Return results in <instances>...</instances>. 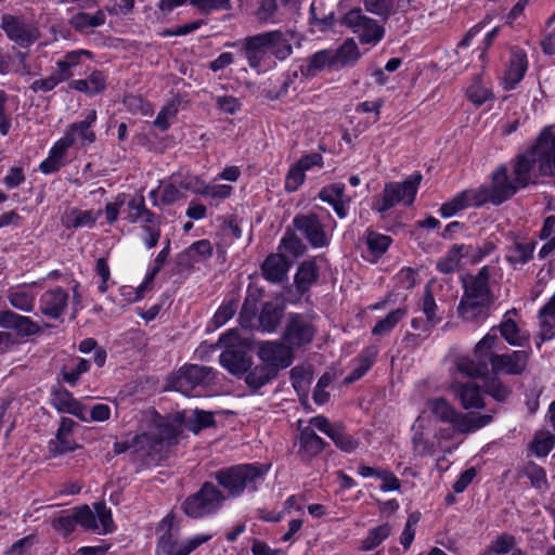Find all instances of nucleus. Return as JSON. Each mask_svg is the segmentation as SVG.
<instances>
[{"label":"nucleus","mask_w":555,"mask_h":555,"mask_svg":"<svg viewBox=\"0 0 555 555\" xmlns=\"http://www.w3.org/2000/svg\"><path fill=\"white\" fill-rule=\"evenodd\" d=\"M489 279L488 267H482L476 275L463 278L464 293L457 307V314L464 321L473 322L489 315L493 304Z\"/></svg>","instance_id":"nucleus-1"},{"label":"nucleus","mask_w":555,"mask_h":555,"mask_svg":"<svg viewBox=\"0 0 555 555\" xmlns=\"http://www.w3.org/2000/svg\"><path fill=\"white\" fill-rule=\"evenodd\" d=\"M263 475L264 470L260 466L244 464L218 470L215 478L230 496H237L247 487L256 489L257 483L263 479Z\"/></svg>","instance_id":"nucleus-2"},{"label":"nucleus","mask_w":555,"mask_h":555,"mask_svg":"<svg viewBox=\"0 0 555 555\" xmlns=\"http://www.w3.org/2000/svg\"><path fill=\"white\" fill-rule=\"evenodd\" d=\"M224 499L215 485L205 482L196 493L184 500L182 509L189 517L199 518L219 509Z\"/></svg>","instance_id":"nucleus-3"},{"label":"nucleus","mask_w":555,"mask_h":555,"mask_svg":"<svg viewBox=\"0 0 555 555\" xmlns=\"http://www.w3.org/2000/svg\"><path fill=\"white\" fill-rule=\"evenodd\" d=\"M421 181L422 175L415 173L401 183H386L382 197L375 203L376 210L382 214L386 212L400 202H403L405 205H411L415 199Z\"/></svg>","instance_id":"nucleus-4"},{"label":"nucleus","mask_w":555,"mask_h":555,"mask_svg":"<svg viewBox=\"0 0 555 555\" xmlns=\"http://www.w3.org/2000/svg\"><path fill=\"white\" fill-rule=\"evenodd\" d=\"M219 343L225 347L220 354L221 365L233 375L246 373L250 366V358L242 346L238 330H229L219 338Z\"/></svg>","instance_id":"nucleus-5"},{"label":"nucleus","mask_w":555,"mask_h":555,"mask_svg":"<svg viewBox=\"0 0 555 555\" xmlns=\"http://www.w3.org/2000/svg\"><path fill=\"white\" fill-rule=\"evenodd\" d=\"M211 379V367L198 364H189L180 367L169 379V384L175 390L190 396L197 387L208 385Z\"/></svg>","instance_id":"nucleus-6"},{"label":"nucleus","mask_w":555,"mask_h":555,"mask_svg":"<svg viewBox=\"0 0 555 555\" xmlns=\"http://www.w3.org/2000/svg\"><path fill=\"white\" fill-rule=\"evenodd\" d=\"M165 433L166 435L162 433L160 438L147 434L134 437V446H138L135 456L143 463V465L150 466L163 459L164 440H167L168 444L175 443V430L168 427L165 429Z\"/></svg>","instance_id":"nucleus-7"},{"label":"nucleus","mask_w":555,"mask_h":555,"mask_svg":"<svg viewBox=\"0 0 555 555\" xmlns=\"http://www.w3.org/2000/svg\"><path fill=\"white\" fill-rule=\"evenodd\" d=\"M344 22L353 29L363 44H376L384 37V27L371 17L365 16L361 9L350 10L345 15Z\"/></svg>","instance_id":"nucleus-8"},{"label":"nucleus","mask_w":555,"mask_h":555,"mask_svg":"<svg viewBox=\"0 0 555 555\" xmlns=\"http://www.w3.org/2000/svg\"><path fill=\"white\" fill-rule=\"evenodd\" d=\"M529 151L538 164L540 175L555 177V133L548 128L544 129Z\"/></svg>","instance_id":"nucleus-9"},{"label":"nucleus","mask_w":555,"mask_h":555,"mask_svg":"<svg viewBox=\"0 0 555 555\" xmlns=\"http://www.w3.org/2000/svg\"><path fill=\"white\" fill-rule=\"evenodd\" d=\"M294 228L299 231L313 247H324L328 240L324 227L315 214L297 215L293 219Z\"/></svg>","instance_id":"nucleus-10"},{"label":"nucleus","mask_w":555,"mask_h":555,"mask_svg":"<svg viewBox=\"0 0 555 555\" xmlns=\"http://www.w3.org/2000/svg\"><path fill=\"white\" fill-rule=\"evenodd\" d=\"M1 28L12 41L21 47L29 46L39 38L36 27L10 14L2 15Z\"/></svg>","instance_id":"nucleus-11"},{"label":"nucleus","mask_w":555,"mask_h":555,"mask_svg":"<svg viewBox=\"0 0 555 555\" xmlns=\"http://www.w3.org/2000/svg\"><path fill=\"white\" fill-rule=\"evenodd\" d=\"M315 333L312 323L300 314H289L286 328L283 334L284 340L293 346L300 347L311 343Z\"/></svg>","instance_id":"nucleus-12"},{"label":"nucleus","mask_w":555,"mask_h":555,"mask_svg":"<svg viewBox=\"0 0 555 555\" xmlns=\"http://www.w3.org/2000/svg\"><path fill=\"white\" fill-rule=\"evenodd\" d=\"M529 353L524 350L514 351L509 354H498L488 358V366H491L493 374L505 373L509 375L520 374L528 363Z\"/></svg>","instance_id":"nucleus-13"},{"label":"nucleus","mask_w":555,"mask_h":555,"mask_svg":"<svg viewBox=\"0 0 555 555\" xmlns=\"http://www.w3.org/2000/svg\"><path fill=\"white\" fill-rule=\"evenodd\" d=\"M258 354L262 362L275 369V373L288 367L294 359L291 347L280 343L262 344Z\"/></svg>","instance_id":"nucleus-14"},{"label":"nucleus","mask_w":555,"mask_h":555,"mask_svg":"<svg viewBox=\"0 0 555 555\" xmlns=\"http://www.w3.org/2000/svg\"><path fill=\"white\" fill-rule=\"evenodd\" d=\"M0 327L14 331L20 337H29L42 333L41 326L29 317L17 314L11 310L0 313Z\"/></svg>","instance_id":"nucleus-15"},{"label":"nucleus","mask_w":555,"mask_h":555,"mask_svg":"<svg viewBox=\"0 0 555 555\" xmlns=\"http://www.w3.org/2000/svg\"><path fill=\"white\" fill-rule=\"evenodd\" d=\"M68 294L61 287H55L44 292L39 300L40 312L52 319H60L66 311Z\"/></svg>","instance_id":"nucleus-16"},{"label":"nucleus","mask_w":555,"mask_h":555,"mask_svg":"<svg viewBox=\"0 0 555 555\" xmlns=\"http://www.w3.org/2000/svg\"><path fill=\"white\" fill-rule=\"evenodd\" d=\"M272 36L267 33L258 34L255 36L246 37L242 43V51L244 52L248 64L253 68L260 66L267 52L269 51V40Z\"/></svg>","instance_id":"nucleus-17"},{"label":"nucleus","mask_w":555,"mask_h":555,"mask_svg":"<svg viewBox=\"0 0 555 555\" xmlns=\"http://www.w3.org/2000/svg\"><path fill=\"white\" fill-rule=\"evenodd\" d=\"M520 189L515 179H511L505 167L494 172L492 178V204L500 205L511 198Z\"/></svg>","instance_id":"nucleus-18"},{"label":"nucleus","mask_w":555,"mask_h":555,"mask_svg":"<svg viewBox=\"0 0 555 555\" xmlns=\"http://www.w3.org/2000/svg\"><path fill=\"white\" fill-rule=\"evenodd\" d=\"M452 389L455 396L460 399L463 409H483L486 402L481 396L480 388L475 383H454Z\"/></svg>","instance_id":"nucleus-19"},{"label":"nucleus","mask_w":555,"mask_h":555,"mask_svg":"<svg viewBox=\"0 0 555 555\" xmlns=\"http://www.w3.org/2000/svg\"><path fill=\"white\" fill-rule=\"evenodd\" d=\"M492 420L493 416L491 414L457 412V416L453 423V429L459 434H470L487 426Z\"/></svg>","instance_id":"nucleus-20"},{"label":"nucleus","mask_w":555,"mask_h":555,"mask_svg":"<svg viewBox=\"0 0 555 555\" xmlns=\"http://www.w3.org/2000/svg\"><path fill=\"white\" fill-rule=\"evenodd\" d=\"M324 448V441L320 438L314 429L307 426L300 430L299 449L297 454L304 461H309L317 456Z\"/></svg>","instance_id":"nucleus-21"},{"label":"nucleus","mask_w":555,"mask_h":555,"mask_svg":"<svg viewBox=\"0 0 555 555\" xmlns=\"http://www.w3.org/2000/svg\"><path fill=\"white\" fill-rule=\"evenodd\" d=\"M289 264L281 253L269 255L261 266L262 275L272 283L282 282L287 274Z\"/></svg>","instance_id":"nucleus-22"},{"label":"nucleus","mask_w":555,"mask_h":555,"mask_svg":"<svg viewBox=\"0 0 555 555\" xmlns=\"http://www.w3.org/2000/svg\"><path fill=\"white\" fill-rule=\"evenodd\" d=\"M211 255V243L207 240H201L193 243L189 248L179 255L178 263L184 267H192L194 262L206 260Z\"/></svg>","instance_id":"nucleus-23"},{"label":"nucleus","mask_w":555,"mask_h":555,"mask_svg":"<svg viewBox=\"0 0 555 555\" xmlns=\"http://www.w3.org/2000/svg\"><path fill=\"white\" fill-rule=\"evenodd\" d=\"M527 70L526 54L520 50H514L511 54L509 66L504 76L505 89H513L522 79Z\"/></svg>","instance_id":"nucleus-24"},{"label":"nucleus","mask_w":555,"mask_h":555,"mask_svg":"<svg viewBox=\"0 0 555 555\" xmlns=\"http://www.w3.org/2000/svg\"><path fill=\"white\" fill-rule=\"evenodd\" d=\"M535 159L530 155V151H527L525 154H521L517 157L513 177L520 188L527 186L530 182H534L535 176L533 173Z\"/></svg>","instance_id":"nucleus-25"},{"label":"nucleus","mask_w":555,"mask_h":555,"mask_svg":"<svg viewBox=\"0 0 555 555\" xmlns=\"http://www.w3.org/2000/svg\"><path fill=\"white\" fill-rule=\"evenodd\" d=\"M472 251L470 245H453L450 250L437 262V270L441 273L449 274L460 268L461 258L468 256Z\"/></svg>","instance_id":"nucleus-26"},{"label":"nucleus","mask_w":555,"mask_h":555,"mask_svg":"<svg viewBox=\"0 0 555 555\" xmlns=\"http://www.w3.org/2000/svg\"><path fill=\"white\" fill-rule=\"evenodd\" d=\"M276 375L278 373H275L274 367L262 362L247 373L245 382L250 388L259 389L271 379L275 378Z\"/></svg>","instance_id":"nucleus-27"},{"label":"nucleus","mask_w":555,"mask_h":555,"mask_svg":"<svg viewBox=\"0 0 555 555\" xmlns=\"http://www.w3.org/2000/svg\"><path fill=\"white\" fill-rule=\"evenodd\" d=\"M428 410L439 422L453 426L457 412L444 398H435L427 401Z\"/></svg>","instance_id":"nucleus-28"},{"label":"nucleus","mask_w":555,"mask_h":555,"mask_svg":"<svg viewBox=\"0 0 555 555\" xmlns=\"http://www.w3.org/2000/svg\"><path fill=\"white\" fill-rule=\"evenodd\" d=\"M475 358L476 360L469 358L459 359L456 362L459 372L472 378L485 376L488 373V361L481 357Z\"/></svg>","instance_id":"nucleus-29"},{"label":"nucleus","mask_w":555,"mask_h":555,"mask_svg":"<svg viewBox=\"0 0 555 555\" xmlns=\"http://www.w3.org/2000/svg\"><path fill=\"white\" fill-rule=\"evenodd\" d=\"M326 66H336L332 50H321L315 52L309 57L307 68H302L301 73L306 76L314 75Z\"/></svg>","instance_id":"nucleus-30"},{"label":"nucleus","mask_w":555,"mask_h":555,"mask_svg":"<svg viewBox=\"0 0 555 555\" xmlns=\"http://www.w3.org/2000/svg\"><path fill=\"white\" fill-rule=\"evenodd\" d=\"M333 55L336 65L346 66L356 63L360 57V52L357 43L352 39H348L333 51Z\"/></svg>","instance_id":"nucleus-31"},{"label":"nucleus","mask_w":555,"mask_h":555,"mask_svg":"<svg viewBox=\"0 0 555 555\" xmlns=\"http://www.w3.org/2000/svg\"><path fill=\"white\" fill-rule=\"evenodd\" d=\"M318 279L317 266L314 261H304L295 276L298 291L306 292Z\"/></svg>","instance_id":"nucleus-32"},{"label":"nucleus","mask_w":555,"mask_h":555,"mask_svg":"<svg viewBox=\"0 0 555 555\" xmlns=\"http://www.w3.org/2000/svg\"><path fill=\"white\" fill-rule=\"evenodd\" d=\"M283 315V309L272 302L263 305L259 315L260 326L268 332H272L279 325Z\"/></svg>","instance_id":"nucleus-33"},{"label":"nucleus","mask_w":555,"mask_h":555,"mask_svg":"<svg viewBox=\"0 0 555 555\" xmlns=\"http://www.w3.org/2000/svg\"><path fill=\"white\" fill-rule=\"evenodd\" d=\"M267 35L269 36H272L271 37L272 39H270L269 41V51L275 55L279 60H284L286 57H288L292 52H293V49H292V44L289 43V41L286 39V37L284 36V34L280 30H272V31H267Z\"/></svg>","instance_id":"nucleus-34"},{"label":"nucleus","mask_w":555,"mask_h":555,"mask_svg":"<svg viewBox=\"0 0 555 555\" xmlns=\"http://www.w3.org/2000/svg\"><path fill=\"white\" fill-rule=\"evenodd\" d=\"M105 13L102 10L96 11L93 15L79 12L72 17L70 24L75 29L82 31L89 27L103 25L105 23Z\"/></svg>","instance_id":"nucleus-35"},{"label":"nucleus","mask_w":555,"mask_h":555,"mask_svg":"<svg viewBox=\"0 0 555 555\" xmlns=\"http://www.w3.org/2000/svg\"><path fill=\"white\" fill-rule=\"evenodd\" d=\"M391 533V526L389 524H383L371 529L361 542L360 548L362 551H372L376 548L384 540H386Z\"/></svg>","instance_id":"nucleus-36"},{"label":"nucleus","mask_w":555,"mask_h":555,"mask_svg":"<svg viewBox=\"0 0 555 555\" xmlns=\"http://www.w3.org/2000/svg\"><path fill=\"white\" fill-rule=\"evenodd\" d=\"M96 221V215L93 210L73 209L65 219L66 228L92 227Z\"/></svg>","instance_id":"nucleus-37"},{"label":"nucleus","mask_w":555,"mask_h":555,"mask_svg":"<svg viewBox=\"0 0 555 555\" xmlns=\"http://www.w3.org/2000/svg\"><path fill=\"white\" fill-rule=\"evenodd\" d=\"M53 404L59 411L76 416H79L82 410L80 403L67 390L56 392L53 398Z\"/></svg>","instance_id":"nucleus-38"},{"label":"nucleus","mask_w":555,"mask_h":555,"mask_svg":"<svg viewBox=\"0 0 555 555\" xmlns=\"http://www.w3.org/2000/svg\"><path fill=\"white\" fill-rule=\"evenodd\" d=\"M404 308H398L390 311L384 319L379 320L372 330L373 335H386L398 324V322L405 315Z\"/></svg>","instance_id":"nucleus-39"},{"label":"nucleus","mask_w":555,"mask_h":555,"mask_svg":"<svg viewBox=\"0 0 555 555\" xmlns=\"http://www.w3.org/2000/svg\"><path fill=\"white\" fill-rule=\"evenodd\" d=\"M280 249L297 258L305 254L307 247L304 242L292 230L288 229L285 236L281 241Z\"/></svg>","instance_id":"nucleus-40"},{"label":"nucleus","mask_w":555,"mask_h":555,"mask_svg":"<svg viewBox=\"0 0 555 555\" xmlns=\"http://www.w3.org/2000/svg\"><path fill=\"white\" fill-rule=\"evenodd\" d=\"M534 249V243H517L513 249L509 250L507 255V260L513 266L525 264L531 258Z\"/></svg>","instance_id":"nucleus-41"},{"label":"nucleus","mask_w":555,"mask_h":555,"mask_svg":"<svg viewBox=\"0 0 555 555\" xmlns=\"http://www.w3.org/2000/svg\"><path fill=\"white\" fill-rule=\"evenodd\" d=\"M485 392L491 396L494 400L499 402H504L512 393V390L508 386L502 383V380L498 377L489 378L485 383Z\"/></svg>","instance_id":"nucleus-42"},{"label":"nucleus","mask_w":555,"mask_h":555,"mask_svg":"<svg viewBox=\"0 0 555 555\" xmlns=\"http://www.w3.org/2000/svg\"><path fill=\"white\" fill-rule=\"evenodd\" d=\"M502 337L513 346H521L524 336L520 334L519 327L512 319L504 320L499 325Z\"/></svg>","instance_id":"nucleus-43"},{"label":"nucleus","mask_w":555,"mask_h":555,"mask_svg":"<svg viewBox=\"0 0 555 555\" xmlns=\"http://www.w3.org/2000/svg\"><path fill=\"white\" fill-rule=\"evenodd\" d=\"M96 119V112L94 109L90 111L86 118L72 125L73 132H76L80 135L83 141L88 143H92L95 140V134L90 130L91 125Z\"/></svg>","instance_id":"nucleus-44"},{"label":"nucleus","mask_w":555,"mask_h":555,"mask_svg":"<svg viewBox=\"0 0 555 555\" xmlns=\"http://www.w3.org/2000/svg\"><path fill=\"white\" fill-rule=\"evenodd\" d=\"M9 302L15 309L24 312H30L34 309L35 298L30 293L25 291H13L8 295Z\"/></svg>","instance_id":"nucleus-45"},{"label":"nucleus","mask_w":555,"mask_h":555,"mask_svg":"<svg viewBox=\"0 0 555 555\" xmlns=\"http://www.w3.org/2000/svg\"><path fill=\"white\" fill-rule=\"evenodd\" d=\"M330 438L337 448L345 452H352L358 447V441L348 435L341 426H336Z\"/></svg>","instance_id":"nucleus-46"},{"label":"nucleus","mask_w":555,"mask_h":555,"mask_svg":"<svg viewBox=\"0 0 555 555\" xmlns=\"http://www.w3.org/2000/svg\"><path fill=\"white\" fill-rule=\"evenodd\" d=\"M90 369V361L79 359L74 366H64L62 371L63 379L69 385L74 386L78 382L82 373L88 372Z\"/></svg>","instance_id":"nucleus-47"},{"label":"nucleus","mask_w":555,"mask_h":555,"mask_svg":"<svg viewBox=\"0 0 555 555\" xmlns=\"http://www.w3.org/2000/svg\"><path fill=\"white\" fill-rule=\"evenodd\" d=\"M215 424L214 414L211 412L195 410L190 418L189 429L197 434L203 428L212 426Z\"/></svg>","instance_id":"nucleus-48"},{"label":"nucleus","mask_w":555,"mask_h":555,"mask_svg":"<svg viewBox=\"0 0 555 555\" xmlns=\"http://www.w3.org/2000/svg\"><path fill=\"white\" fill-rule=\"evenodd\" d=\"M466 93L468 99L476 105H482L492 98V92L480 83L479 78L467 88Z\"/></svg>","instance_id":"nucleus-49"},{"label":"nucleus","mask_w":555,"mask_h":555,"mask_svg":"<svg viewBox=\"0 0 555 555\" xmlns=\"http://www.w3.org/2000/svg\"><path fill=\"white\" fill-rule=\"evenodd\" d=\"M77 448L78 446L68 436L60 437L56 435L55 439L49 442V453L51 456L62 455Z\"/></svg>","instance_id":"nucleus-50"},{"label":"nucleus","mask_w":555,"mask_h":555,"mask_svg":"<svg viewBox=\"0 0 555 555\" xmlns=\"http://www.w3.org/2000/svg\"><path fill=\"white\" fill-rule=\"evenodd\" d=\"M524 474L530 480L532 487L543 489L546 486V474L539 465L532 462L528 463Z\"/></svg>","instance_id":"nucleus-51"},{"label":"nucleus","mask_w":555,"mask_h":555,"mask_svg":"<svg viewBox=\"0 0 555 555\" xmlns=\"http://www.w3.org/2000/svg\"><path fill=\"white\" fill-rule=\"evenodd\" d=\"M366 243L371 251L384 254L388 249L391 243V238L388 235L379 234L374 231H369L366 236Z\"/></svg>","instance_id":"nucleus-52"},{"label":"nucleus","mask_w":555,"mask_h":555,"mask_svg":"<svg viewBox=\"0 0 555 555\" xmlns=\"http://www.w3.org/2000/svg\"><path fill=\"white\" fill-rule=\"evenodd\" d=\"M498 340L499 337L495 334L488 333L480 341L477 343L475 347V357H481L488 361V358L495 354L492 349Z\"/></svg>","instance_id":"nucleus-53"},{"label":"nucleus","mask_w":555,"mask_h":555,"mask_svg":"<svg viewBox=\"0 0 555 555\" xmlns=\"http://www.w3.org/2000/svg\"><path fill=\"white\" fill-rule=\"evenodd\" d=\"M555 437L548 433H541L534 437L532 449L539 456H546L552 450Z\"/></svg>","instance_id":"nucleus-54"},{"label":"nucleus","mask_w":555,"mask_h":555,"mask_svg":"<svg viewBox=\"0 0 555 555\" xmlns=\"http://www.w3.org/2000/svg\"><path fill=\"white\" fill-rule=\"evenodd\" d=\"M468 202H467V195L466 193L462 192L459 195H456L452 201L443 204L440 208V212L442 217L448 218L456 214L457 211L467 208Z\"/></svg>","instance_id":"nucleus-55"},{"label":"nucleus","mask_w":555,"mask_h":555,"mask_svg":"<svg viewBox=\"0 0 555 555\" xmlns=\"http://www.w3.org/2000/svg\"><path fill=\"white\" fill-rule=\"evenodd\" d=\"M74 516L76 524L78 522L87 529L96 530L99 528L96 516L88 505L77 508Z\"/></svg>","instance_id":"nucleus-56"},{"label":"nucleus","mask_w":555,"mask_h":555,"mask_svg":"<svg viewBox=\"0 0 555 555\" xmlns=\"http://www.w3.org/2000/svg\"><path fill=\"white\" fill-rule=\"evenodd\" d=\"M191 4L206 14L216 10L231 9V0H191Z\"/></svg>","instance_id":"nucleus-57"},{"label":"nucleus","mask_w":555,"mask_h":555,"mask_svg":"<svg viewBox=\"0 0 555 555\" xmlns=\"http://www.w3.org/2000/svg\"><path fill=\"white\" fill-rule=\"evenodd\" d=\"M278 13L276 0H262L256 11V17L260 23L274 21Z\"/></svg>","instance_id":"nucleus-58"},{"label":"nucleus","mask_w":555,"mask_h":555,"mask_svg":"<svg viewBox=\"0 0 555 555\" xmlns=\"http://www.w3.org/2000/svg\"><path fill=\"white\" fill-rule=\"evenodd\" d=\"M366 11L386 20L391 12L393 0H364Z\"/></svg>","instance_id":"nucleus-59"},{"label":"nucleus","mask_w":555,"mask_h":555,"mask_svg":"<svg viewBox=\"0 0 555 555\" xmlns=\"http://www.w3.org/2000/svg\"><path fill=\"white\" fill-rule=\"evenodd\" d=\"M467 195V202L469 206H482L483 204L492 203V190L487 188H480L477 190L464 191Z\"/></svg>","instance_id":"nucleus-60"},{"label":"nucleus","mask_w":555,"mask_h":555,"mask_svg":"<svg viewBox=\"0 0 555 555\" xmlns=\"http://www.w3.org/2000/svg\"><path fill=\"white\" fill-rule=\"evenodd\" d=\"M436 310L437 305L434 298V295L430 291V288L427 286L425 289V294L422 299V311L426 315L427 324H436Z\"/></svg>","instance_id":"nucleus-61"},{"label":"nucleus","mask_w":555,"mask_h":555,"mask_svg":"<svg viewBox=\"0 0 555 555\" xmlns=\"http://www.w3.org/2000/svg\"><path fill=\"white\" fill-rule=\"evenodd\" d=\"M211 535L209 534H199L195 535L192 539L188 540L185 543L181 544L178 548H175L171 555H189L194 550H196L203 543L209 541Z\"/></svg>","instance_id":"nucleus-62"},{"label":"nucleus","mask_w":555,"mask_h":555,"mask_svg":"<svg viewBox=\"0 0 555 555\" xmlns=\"http://www.w3.org/2000/svg\"><path fill=\"white\" fill-rule=\"evenodd\" d=\"M305 181V171L296 164L291 167L285 180V189L289 192L296 191Z\"/></svg>","instance_id":"nucleus-63"},{"label":"nucleus","mask_w":555,"mask_h":555,"mask_svg":"<svg viewBox=\"0 0 555 555\" xmlns=\"http://www.w3.org/2000/svg\"><path fill=\"white\" fill-rule=\"evenodd\" d=\"M515 540L512 535L502 534L498 537L488 547V553L506 554L513 547Z\"/></svg>","instance_id":"nucleus-64"}]
</instances>
